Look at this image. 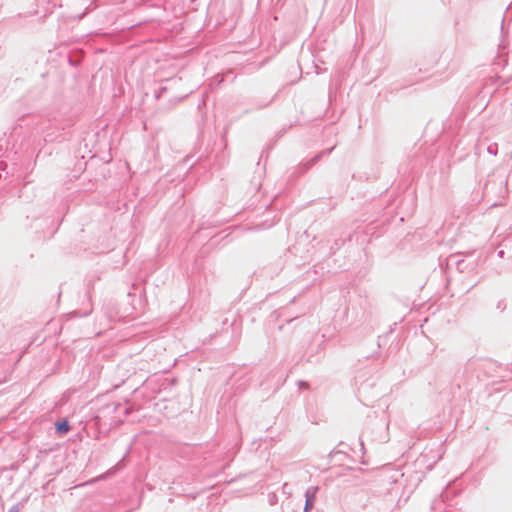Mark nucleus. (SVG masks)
Wrapping results in <instances>:
<instances>
[{"label":"nucleus","mask_w":512,"mask_h":512,"mask_svg":"<svg viewBox=\"0 0 512 512\" xmlns=\"http://www.w3.org/2000/svg\"><path fill=\"white\" fill-rule=\"evenodd\" d=\"M447 495L445 490L432 501L431 511L432 512H447L448 504H447Z\"/></svg>","instance_id":"obj_1"},{"label":"nucleus","mask_w":512,"mask_h":512,"mask_svg":"<svg viewBox=\"0 0 512 512\" xmlns=\"http://www.w3.org/2000/svg\"><path fill=\"white\" fill-rule=\"evenodd\" d=\"M318 489L319 488L317 486H310L305 491V507H304V512H309L313 508L314 503H315V499H316V494L318 492Z\"/></svg>","instance_id":"obj_2"},{"label":"nucleus","mask_w":512,"mask_h":512,"mask_svg":"<svg viewBox=\"0 0 512 512\" xmlns=\"http://www.w3.org/2000/svg\"><path fill=\"white\" fill-rule=\"evenodd\" d=\"M70 427L66 420L58 422L56 424V431L59 433H67L69 431Z\"/></svg>","instance_id":"obj_3"},{"label":"nucleus","mask_w":512,"mask_h":512,"mask_svg":"<svg viewBox=\"0 0 512 512\" xmlns=\"http://www.w3.org/2000/svg\"><path fill=\"white\" fill-rule=\"evenodd\" d=\"M440 265L442 268L446 269L448 267V258L441 260Z\"/></svg>","instance_id":"obj_4"},{"label":"nucleus","mask_w":512,"mask_h":512,"mask_svg":"<svg viewBox=\"0 0 512 512\" xmlns=\"http://www.w3.org/2000/svg\"><path fill=\"white\" fill-rule=\"evenodd\" d=\"M165 91H166V87H165V86H164V87H161V88H160V90H159V92H158V93H156V98H159V97L161 96V94H162L163 92H165Z\"/></svg>","instance_id":"obj_5"},{"label":"nucleus","mask_w":512,"mask_h":512,"mask_svg":"<svg viewBox=\"0 0 512 512\" xmlns=\"http://www.w3.org/2000/svg\"><path fill=\"white\" fill-rule=\"evenodd\" d=\"M358 444L360 446V450H361L362 454H364L365 453V449H364L363 441L361 439H359V443Z\"/></svg>","instance_id":"obj_6"},{"label":"nucleus","mask_w":512,"mask_h":512,"mask_svg":"<svg viewBox=\"0 0 512 512\" xmlns=\"http://www.w3.org/2000/svg\"><path fill=\"white\" fill-rule=\"evenodd\" d=\"M299 386H300L301 388H308V383L303 382V381H299Z\"/></svg>","instance_id":"obj_7"},{"label":"nucleus","mask_w":512,"mask_h":512,"mask_svg":"<svg viewBox=\"0 0 512 512\" xmlns=\"http://www.w3.org/2000/svg\"><path fill=\"white\" fill-rule=\"evenodd\" d=\"M320 158V155H317L315 158H313L311 160V162L309 163V165H313L318 159Z\"/></svg>","instance_id":"obj_8"}]
</instances>
